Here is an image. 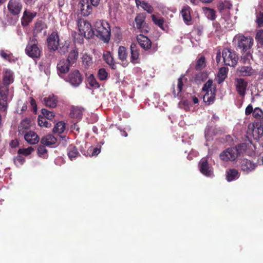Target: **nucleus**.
Returning <instances> with one entry per match:
<instances>
[{"mask_svg": "<svg viewBox=\"0 0 263 263\" xmlns=\"http://www.w3.org/2000/svg\"><path fill=\"white\" fill-rule=\"evenodd\" d=\"M253 116L256 119H259L263 121V111L259 107L254 109Z\"/></svg>", "mask_w": 263, "mask_h": 263, "instance_id": "nucleus-44", "label": "nucleus"}, {"mask_svg": "<svg viewBox=\"0 0 263 263\" xmlns=\"http://www.w3.org/2000/svg\"><path fill=\"white\" fill-rule=\"evenodd\" d=\"M237 74L240 77H250L254 75V70L250 65L239 66L237 69Z\"/></svg>", "mask_w": 263, "mask_h": 263, "instance_id": "nucleus-13", "label": "nucleus"}, {"mask_svg": "<svg viewBox=\"0 0 263 263\" xmlns=\"http://www.w3.org/2000/svg\"><path fill=\"white\" fill-rule=\"evenodd\" d=\"M82 62L83 64L85 66H89V65L91 64V59L90 57L87 55L84 56L82 58Z\"/></svg>", "mask_w": 263, "mask_h": 263, "instance_id": "nucleus-53", "label": "nucleus"}, {"mask_svg": "<svg viewBox=\"0 0 263 263\" xmlns=\"http://www.w3.org/2000/svg\"><path fill=\"white\" fill-rule=\"evenodd\" d=\"M255 39L258 43L263 46V29L259 30L256 34Z\"/></svg>", "mask_w": 263, "mask_h": 263, "instance_id": "nucleus-51", "label": "nucleus"}, {"mask_svg": "<svg viewBox=\"0 0 263 263\" xmlns=\"http://www.w3.org/2000/svg\"><path fill=\"white\" fill-rule=\"evenodd\" d=\"M77 23L80 35L82 37V41H83V37L86 39H91L95 36L94 28H92L91 24L88 21L83 18H79Z\"/></svg>", "mask_w": 263, "mask_h": 263, "instance_id": "nucleus-3", "label": "nucleus"}, {"mask_svg": "<svg viewBox=\"0 0 263 263\" xmlns=\"http://www.w3.org/2000/svg\"><path fill=\"white\" fill-rule=\"evenodd\" d=\"M47 46L50 51H55L58 49L59 46L60 49L59 52L61 54H65L67 51L68 48V45L66 43L62 47L60 46L59 43V36L57 32H52L48 37L47 39Z\"/></svg>", "mask_w": 263, "mask_h": 263, "instance_id": "nucleus-2", "label": "nucleus"}, {"mask_svg": "<svg viewBox=\"0 0 263 263\" xmlns=\"http://www.w3.org/2000/svg\"><path fill=\"white\" fill-rule=\"evenodd\" d=\"M141 7L148 13H152L154 11V8L152 6L145 1H143Z\"/></svg>", "mask_w": 263, "mask_h": 263, "instance_id": "nucleus-49", "label": "nucleus"}, {"mask_svg": "<svg viewBox=\"0 0 263 263\" xmlns=\"http://www.w3.org/2000/svg\"><path fill=\"white\" fill-rule=\"evenodd\" d=\"M98 76L101 81H104L107 79L108 73L105 68H100L98 70Z\"/></svg>", "mask_w": 263, "mask_h": 263, "instance_id": "nucleus-45", "label": "nucleus"}, {"mask_svg": "<svg viewBox=\"0 0 263 263\" xmlns=\"http://www.w3.org/2000/svg\"><path fill=\"white\" fill-rule=\"evenodd\" d=\"M258 27L263 26V11H260L258 13L256 14V20Z\"/></svg>", "mask_w": 263, "mask_h": 263, "instance_id": "nucleus-52", "label": "nucleus"}, {"mask_svg": "<svg viewBox=\"0 0 263 263\" xmlns=\"http://www.w3.org/2000/svg\"><path fill=\"white\" fill-rule=\"evenodd\" d=\"M14 81L13 73L10 70H6L3 77V83L6 86H8Z\"/></svg>", "mask_w": 263, "mask_h": 263, "instance_id": "nucleus-29", "label": "nucleus"}, {"mask_svg": "<svg viewBox=\"0 0 263 263\" xmlns=\"http://www.w3.org/2000/svg\"><path fill=\"white\" fill-rule=\"evenodd\" d=\"M118 58L121 61H125L127 58L128 53L126 48L124 46H120L118 48Z\"/></svg>", "mask_w": 263, "mask_h": 263, "instance_id": "nucleus-35", "label": "nucleus"}, {"mask_svg": "<svg viewBox=\"0 0 263 263\" xmlns=\"http://www.w3.org/2000/svg\"><path fill=\"white\" fill-rule=\"evenodd\" d=\"M213 27L215 29L216 32L220 31L221 30V26L220 24L217 22L213 23Z\"/></svg>", "mask_w": 263, "mask_h": 263, "instance_id": "nucleus-61", "label": "nucleus"}, {"mask_svg": "<svg viewBox=\"0 0 263 263\" xmlns=\"http://www.w3.org/2000/svg\"><path fill=\"white\" fill-rule=\"evenodd\" d=\"M46 24L42 21H39L36 22L33 31V35L36 36L37 34L42 32V30L46 28Z\"/></svg>", "mask_w": 263, "mask_h": 263, "instance_id": "nucleus-31", "label": "nucleus"}, {"mask_svg": "<svg viewBox=\"0 0 263 263\" xmlns=\"http://www.w3.org/2000/svg\"><path fill=\"white\" fill-rule=\"evenodd\" d=\"M73 66L65 59L61 60L57 64V70L59 73H66L70 69V67Z\"/></svg>", "mask_w": 263, "mask_h": 263, "instance_id": "nucleus-15", "label": "nucleus"}, {"mask_svg": "<svg viewBox=\"0 0 263 263\" xmlns=\"http://www.w3.org/2000/svg\"><path fill=\"white\" fill-rule=\"evenodd\" d=\"M47 153V149L45 147V145L42 144L39 146L37 148V154L40 157L45 158Z\"/></svg>", "mask_w": 263, "mask_h": 263, "instance_id": "nucleus-47", "label": "nucleus"}, {"mask_svg": "<svg viewBox=\"0 0 263 263\" xmlns=\"http://www.w3.org/2000/svg\"><path fill=\"white\" fill-rule=\"evenodd\" d=\"M31 120L29 118H25L23 120L18 128L20 134H24L30 128Z\"/></svg>", "mask_w": 263, "mask_h": 263, "instance_id": "nucleus-24", "label": "nucleus"}, {"mask_svg": "<svg viewBox=\"0 0 263 263\" xmlns=\"http://www.w3.org/2000/svg\"><path fill=\"white\" fill-rule=\"evenodd\" d=\"M8 100V91L3 90H0V100L7 102Z\"/></svg>", "mask_w": 263, "mask_h": 263, "instance_id": "nucleus-54", "label": "nucleus"}, {"mask_svg": "<svg viewBox=\"0 0 263 263\" xmlns=\"http://www.w3.org/2000/svg\"><path fill=\"white\" fill-rule=\"evenodd\" d=\"M205 66V58L204 56H201L198 59L195 68L196 70H200L203 69Z\"/></svg>", "mask_w": 263, "mask_h": 263, "instance_id": "nucleus-40", "label": "nucleus"}, {"mask_svg": "<svg viewBox=\"0 0 263 263\" xmlns=\"http://www.w3.org/2000/svg\"><path fill=\"white\" fill-rule=\"evenodd\" d=\"M203 11L208 19L213 21L216 18V11L214 9L205 7L203 8Z\"/></svg>", "mask_w": 263, "mask_h": 263, "instance_id": "nucleus-37", "label": "nucleus"}, {"mask_svg": "<svg viewBox=\"0 0 263 263\" xmlns=\"http://www.w3.org/2000/svg\"><path fill=\"white\" fill-rule=\"evenodd\" d=\"M30 103L32 106L33 112H36L37 111V105L35 99L31 97Z\"/></svg>", "mask_w": 263, "mask_h": 263, "instance_id": "nucleus-58", "label": "nucleus"}, {"mask_svg": "<svg viewBox=\"0 0 263 263\" xmlns=\"http://www.w3.org/2000/svg\"><path fill=\"white\" fill-rule=\"evenodd\" d=\"M100 0H88V1L90 2V5L94 6L97 7L98 6Z\"/></svg>", "mask_w": 263, "mask_h": 263, "instance_id": "nucleus-64", "label": "nucleus"}, {"mask_svg": "<svg viewBox=\"0 0 263 263\" xmlns=\"http://www.w3.org/2000/svg\"><path fill=\"white\" fill-rule=\"evenodd\" d=\"M239 177V172L236 169H230L227 172V179L228 181H232Z\"/></svg>", "mask_w": 263, "mask_h": 263, "instance_id": "nucleus-33", "label": "nucleus"}, {"mask_svg": "<svg viewBox=\"0 0 263 263\" xmlns=\"http://www.w3.org/2000/svg\"><path fill=\"white\" fill-rule=\"evenodd\" d=\"M130 62L134 64L139 63V51L135 43H132L130 46Z\"/></svg>", "mask_w": 263, "mask_h": 263, "instance_id": "nucleus-20", "label": "nucleus"}, {"mask_svg": "<svg viewBox=\"0 0 263 263\" xmlns=\"http://www.w3.org/2000/svg\"><path fill=\"white\" fill-rule=\"evenodd\" d=\"M222 57L225 65L234 67L238 60V55L236 52L229 48H224L222 51Z\"/></svg>", "mask_w": 263, "mask_h": 263, "instance_id": "nucleus-5", "label": "nucleus"}, {"mask_svg": "<svg viewBox=\"0 0 263 263\" xmlns=\"http://www.w3.org/2000/svg\"><path fill=\"white\" fill-rule=\"evenodd\" d=\"M25 140L30 144H35L39 142L40 138L33 131L29 130L23 134Z\"/></svg>", "mask_w": 263, "mask_h": 263, "instance_id": "nucleus-18", "label": "nucleus"}, {"mask_svg": "<svg viewBox=\"0 0 263 263\" xmlns=\"http://www.w3.org/2000/svg\"><path fill=\"white\" fill-rule=\"evenodd\" d=\"M95 35L104 41L108 43L110 39L111 29L109 24L105 21H96L94 25Z\"/></svg>", "mask_w": 263, "mask_h": 263, "instance_id": "nucleus-1", "label": "nucleus"}, {"mask_svg": "<svg viewBox=\"0 0 263 263\" xmlns=\"http://www.w3.org/2000/svg\"><path fill=\"white\" fill-rule=\"evenodd\" d=\"M218 9L220 11H221L226 9V3L221 2H220L218 5Z\"/></svg>", "mask_w": 263, "mask_h": 263, "instance_id": "nucleus-62", "label": "nucleus"}, {"mask_svg": "<svg viewBox=\"0 0 263 263\" xmlns=\"http://www.w3.org/2000/svg\"><path fill=\"white\" fill-rule=\"evenodd\" d=\"M38 124L41 127L49 128L51 126V123L47 121L46 118L39 116L37 119Z\"/></svg>", "mask_w": 263, "mask_h": 263, "instance_id": "nucleus-41", "label": "nucleus"}, {"mask_svg": "<svg viewBox=\"0 0 263 263\" xmlns=\"http://www.w3.org/2000/svg\"><path fill=\"white\" fill-rule=\"evenodd\" d=\"M221 51L218 50L216 53V61L217 64L219 63L221 61Z\"/></svg>", "mask_w": 263, "mask_h": 263, "instance_id": "nucleus-63", "label": "nucleus"}, {"mask_svg": "<svg viewBox=\"0 0 263 263\" xmlns=\"http://www.w3.org/2000/svg\"><path fill=\"white\" fill-rule=\"evenodd\" d=\"M41 142L45 146L54 147L57 145V139L52 135L49 134L43 137Z\"/></svg>", "mask_w": 263, "mask_h": 263, "instance_id": "nucleus-16", "label": "nucleus"}, {"mask_svg": "<svg viewBox=\"0 0 263 263\" xmlns=\"http://www.w3.org/2000/svg\"><path fill=\"white\" fill-rule=\"evenodd\" d=\"M90 151L91 152V156H97L101 152L100 149L98 148L97 147L93 148L91 149H90Z\"/></svg>", "mask_w": 263, "mask_h": 263, "instance_id": "nucleus-59", "label": "nucleus"}, {"mask_svg": "<svg viewBox=\"0 0 263 263\" xmlns=\"http://www.w3.org/2000/svg\"><path fill=\"white\" fill-rule=\"evenodd\" d=\"M35 12L32 13L27 10L24 12L23 16L22 18V23L23 26L27 25L29 23L31 22L32 20L36 16Z\"/></svg>", "mask_w": 263, "mask_h": 263, "instance_id": "nucleus-28", "label": "nucleus"}, {"mask_svg": "<svg viewBox=\"0 0 263 263\" xmlns=\"http://www.w3.org/2000/svg\"><path fill=\"white\" fill-rule=\"evenodd\" d=\"M34 149L32 147H29L27 148H20L18 151V154H22L24 156H28L30 155L33 151Z\"/></svg>", "mask_w": 263, "mask_h": 263, "instance_id": "nucleus-50", "label": "nucleus"}, {"mask_svg": "<svg viewBox=\"0 0 263 263\" xmlns=\"http://www.w3.org/2000/svg\"><path fill=\"white\" fill-rule=\"evenodd\" d=\"M14 163L16 164L22 165L25 161V159L21 156H17L14 160Z\"/></svg>", "mask_w": 263, "mask_h": 263, "instance_id": "nucleus-55", "label": "nucleus"}, {"mask_svg": "<svg viewBox=\"0 0 263 263\" xmlns=\"http://www.w3.org/2000/svg\"><path fill=\"white\" fill-rule=\"evenodd\" d=\"M103 59L112 69H116L117 68L114 58L109 51H106L104 52L103 54Z\"/></svg>", "mask_w": 263, "mask_h": 263, "instance_id": "nucleus-23", "label": "nucleus"}, {"mask_svg": "<svg viewBox=\"0 0 263 263\" xmlns=\"http://www.w3.org/2000/svg\"><path fill=\"white\" fill-rule=\"evenodd\" d=\"M199 170L203 175L210 176L212 174L211 170L206 158L201 159L199 164Z\"/></svg>", "mask_w": 263, "mask_h": 263, "instance_id": "nucleus-17", "label": "nucleus"}, {"mask_svg": "<svg viewBox=\"0 0 263 263\" xmlns=\"http://www.w3.org/2000/svg\"><path fill=\"white\" fill-rule=\"evenodd\" d=\"M42 114L44 116V118H46L47 120H52L54 116L53 112L49 111L46 109H42Z\"/></svg>", "mask_w": 263, "mask_h": 263, "instance_id": "nucleus-48", "label": "nucleus"}, {"mask_svg": "<svg viewBox=\"0 0 263 263\" xmlns=\"http://www.w3.org/2000/svg\"><path fill=\"white\" fill-rule=\"evenodd\" d=\"M216 91V88L214 87L213 91L205 93L203 100L206 105H210L214 103L215 100Z\"/></svg>", "mask_w": 263, "mask_h": 263, "instance_id": "nucleus-22", "label": "nucleus"}, {"mask_svg": "<svg viewBox=\"0 0 263 263\" xmlns=\"http://www.w3.org/2000/svg\"><path fill=\"white\" fill-rule=\"evenodd\" d=\"M82 1L84 4H80L81 14L84 16H87L92 11V7L91 5L89 4L88 0H86V3H85V0H82Z\"/></svg>", "mask_w": 263, "mask_h": 263, "instance_id": "nucleus-26", "label": "nucleus"}, {"mask_svg": "<svg viewBox=\"0 0 263 263\" xmlns=\"http://www.w3.org/2000/svg\"><path fill=\"white\" fill-rule=\"evenodd\" d=\"M78 51L77 49H74L70 51L68 55L67 58L65 59L67 61L71 64L72 65H73L76 63V62L78 58Z\"/></svg>", "mask_w": 263, "mask_h": 263, "instance_id": "nucleus-32", "label": "nucleus"}, {"mask_svg": "<svg viewBox=\"0 0 263 263\" xmlns=\"http://www.w3.org/2000/svg\"><path fill=\"white\" fill-rule=\"evenodd\" d=\"M65 129V124L64 122L60 121L58 122L53 129L54 133L62 134Z\"/></svg>", "mask_w": 263, "mask_h": 263, "instance_id": "nucleus-38", "label": "nucleus"}, {"mask_svg": "<svg viewBox=\"0 0 263 263\" xmlns=\"http://www.w3.org/2000/svg\"><path fill=\"white\" fill-rule=\"evenodd\" d=\"M83 76L78 69L71 70L68 75L66 81L68 82L72 86L78 87L83 81Z\"/></svg>", "mask_w": 263, "mask_h": 263, "instance_id": "nucleus-7", "label": "nucleus"}, {"mask_svg": "<svg viewBox=\"0 0 263 263\" xmlns=\"http://www.w3.org/2000/svg\"><path fill=\"white\" fill-rule=\"evenodd\" d=\"M137 41L141 48L147 50L152 47V42L146 36L139 34L137 36Z\"/></svg>", "mask_w": 263, "mask_h": 263, "instance_id": "nucleus-14", "label": "nucleus"}, {"mask_svg": "<svg viewBox=\"0 0 263 263\" xmlns=\"http://www.w3.org/2000/svg\"><path fill=\"white\" fill-rule=\"evenodd\" d=\"M8 9L11 14L18 15L22 9L21 0H10L8 4Z\"/></svg>", "mask_w": 263, "mask_h": 263, "instance_id": "nucleus-10", "label": "nucleus"}, {"mask_svg": "<svg viewBox=\"0 0 263 263\" xmlns=\"http://www.w3.org/2000/svg\"><path fill=\"white\" fill-rule=\"evenodd\" d=\"M242 147V144H238L236 147L227 148L220 154V159L224 161H234L238 156V148Z\"/></svg>", "mask_w": 263, "mask_h": 263, "instance_id": "nucleus-6", "label": "nucleus"}, {"mask_svg": "<svg viewBox=\"0 0 263 263\" xmlns=\"http://www.w3.org/2000/svg\"><path fill=\"white\" fill-rule=\"evenodd\" d=\"M190 11L191 8L188 6H184L181 11L183 21L184 23L187 25L191 24V22L192 20Z\"/></svg>", "mask_w": 263, "mask_h": 263, "instance_id": "nucleus-25", "label": "nucleus"}, {"mask_svg": "<svg viewBox=\"0 0 263 263\" xmlns=\"http://www.w3.org/2000/svg\"><path fill=\"white\" fill-rule=\"evenodd\" d=\"M153 22L158 26H159L161 29L165 30L164 26V20L163 17H160L159 18L156 17L155 15H152Z\"/></svg>", "mask_w": 263, "mask_h": 263, "instance_id": "nucleus-39", "label": "nucleus"}, {"mask_svg": "<svg viewBox=\"0 0 263 263\" xmlns=\"http://www.w3.org/2000/svg\"><path fill=\"white\" fill-rule=\"evenodd\" d=\"M87 82L91 87L95 88H99L100 87L99 83L97 82L93 74H90L88 77Z\"/></svg>", "mask_w": 263, "mask_h": 263, "instance_id": "nucleus-42", "label": "nucleus"}, {"mask_svg": "<svg viewBox=\"0 0 263 263\" xmlns=\"http://www.w3.org/2000/svg\"><path fill=\"white\" fill-rule=\"evenodd\" d=\"M196 31L198 35H201L202 33L203 27L202 26H198L196 28Z\"/></svg>", "mask_w": 263, "mask_h": 263, "instance_id": "nucleus-60", "label": "nucleus"}, {"mask_svg": "<svg viewBox=\"0 0 263 263\" xmlns=\"http://www.w3.org/2000/svg\"><path fill=\"white\" fill-rule=\"evenodd\" d=\"M212 85H213V80L209 79L208 80V81L204 84L202 90L203 92H209L211 91H213V88H212Z\"/></svg>", "mask_w": 263, "mask_h": 263, "instance_id": "nucleus-43", "label": "nucleus"}, {"mask_svg": "<svg viewBox=\"0 0 263 263\" xmlns=\"http://www.w3.org/2000/svg\"><path fill=\"white\" fill-rule=\"evenodd\" d=\"M43 101L46 106L54 108L57 105L58 98L53 95H49L48 97L44 98Z\"/></svg>", "mask_w": 263, "mask_h": 263, "instance_id": "nucleus-27", "label": "nucleus"}, {"mask_svg": "<svg viewBox=\"0 0 263 263\" xmlns=\"http://www.w3.org/2000/svg\"><path fill=\"white\" fill-rule=\"evenodd\" d=\"M252 57L250 52H247L241 57L240 62L245 65H250V59Z\"/></svg>", "mask_w": 263, "mask_h": 263, "instance_id": "nucleus-46", "label": "nucleus"}, {"mask_svg": "<svg viewBox=\"0 0 263 263\" xmlns=\"http://www.w3.org/2000/svg\"><path fill=\"white\" fill-rule=\"evenodd\" d=\"M254 109L252 104L248 105L245 110V114L247 116L250 115L251 113L253 114Z\"/></svg>", "mask_w": 263, "mask_h": 263, "instance_id": "nucleus-56", "label": "nucleus"}, {"mask_svg": "<svg viewBox=\"0 0 263 263\" xmlns=\"http://www.w3.org/2000/svg\"><path fill=\"white\" fill-rule=\"evenodd\" d=\"M235 86L237 93L240 96L244 97L246 93L248 82L242 78H236Z\"/></svg>", "mask_w": 263, "mask_h": 263, "instance_id": "nucleus-11", "label": "nucleus"}, {"mask_svg": "<svg viewBox=\"0 0 263 263\" xmlns=\"http://www.w3.org/2000/svg\"><path fill=\"white\" fill-rule=\"evenodd\" d=\"M253 44V40L251 37H246L244 35H240L237 38V47L246 52L250 49Z\"/></svg>", "mask_w": 263, "mask_h": 263, "instance_id": "nucleus-9", "label": "nucleus"}, {"mask_svg": "<svg viewBox=\"0 0 263 263\" xmlns=\"http://www.w3.org/2000/svg\"><path fill=\"white\" fill-rule=\"evenodd\" d=\"M42 50V48L39 46L37 40L33 38L27 45L25 52L32 59H39L41 55Z\"/></svg>", "mask_w": 263, "mask_h": 263, "instance_id": "nucleus-4", "label": "nucleus"}, {"mask_svg": "<svg viewBox=\"0 0 263 263\" xmlns=\"http://www.w3.org/2000/svg\"><path fill=\"white\" fill-rule=\"evenodd\" d=\"M252 135L255 140L260 141L263 146V125L254 126L252 131Z\"/></svg>", "mask_w": 263, "mask_h": 263, "instance_id": "nucleus-19", "label": "nucleus"}, {"mask_svg": "<svg viewBox=\"0 0 263 263\" xmlns=\"http://www.w3.org/2000/svg\"><path fill=\"white\" fill-rule=\"evenodd\" d=\"M228 72V68L227 67H222L219 69L218 73L219 83H221L225 80L227 77Z\"/></svg>", "mask_w": 263, "mask_h": 263, "instance_id": "nucleus-34", "label": "nucleus"}, {"mask_svg": "<svg viewBox=\"0 0 263 263\" xmlns=\"http://www.w3.org/2000/svg\"><path fill=\"white\" fill-rule=\"evenodd\" d=\"M83 109L79 107L73 108L70 112V116L72 118L81 119L82 117Z\"/></svg>", "mask_w": 263, "mask_h": 263, "instance_id": "nucleus-36", "label": "nucleus"}, {"mask_svg": "<svg viewBox=\"0 0 263 263\" xmlns=\"http://www.w3.org/2000/svg\"><path fill=\"white\" fill-rule=\"evenodd\" d=\"M8 103L7 101L0 100V110L5 111L7 109Z\"/></svg>", "mask_w": 263, "mask_h": 263, "instance_id": "nucleus-57", "label": "nucleus"}, {"mask_svg": "<svg viewBox=\"0 0 263 263\" xmlns=\"http://www.w3.org/2000/svg\"><path fill=\"white\" fill-rule=\"evenodd\" d=\"M146 18V14L145 13H140L137 14L135 18L136 24V27L141 32L146 33L149 31L148 26L145 22Z\"/></svg>", "mask_w": 263, "mask_h": 263, "instance_id": "nucleus-8", "label": "nucleus"}, {"mask_svg": "<svg viewBox=\"0 0 263 263\" xmlns=\"http://www.w3.org/2000/svg\"><path fill=\"white\" fill-rule=\"evenodd\" d=\"M187 79L184 78V76L182 75L178 78L177 81V88L175 89L174 85L173 87V94L175 97H178L179 94L183 90V82L186 81Z\"/></svg>", "mask_w": 263, "mask_h": 263, "instance_id": "nucleus-21", "label": "nucleus"}, {"mask_svg": "<svg viewBox=\"0 0 263 263\" xmlns=\"http://www.w3.org/2000/svg\"><path fill=\"white\" fill-rule=\"evenodd\" d=\"M257 166V164L247 159H243L240 162V168L245 173L248 174L253 171Z\"/></svg>", "mask_w": 263, "mask_h": 263, "instance_id": "nucleus-12", "label": "nucleus"}, {"mask_svg": "<svg viewBox=\"0 0 263 263\" xmlns=\"http://www.w3.org/2000/svg\"><path fill=\"white\" fill-rule=\"evenodd\" d=\"M68 156L69 158L72 160L80 155L77 148L73 145H70L67 148Z\"/></svg>", "mask_w": 263, "mask_h": 263, "instance_id": "nucleus-30", "label": "nucleus"}]
</instances>
